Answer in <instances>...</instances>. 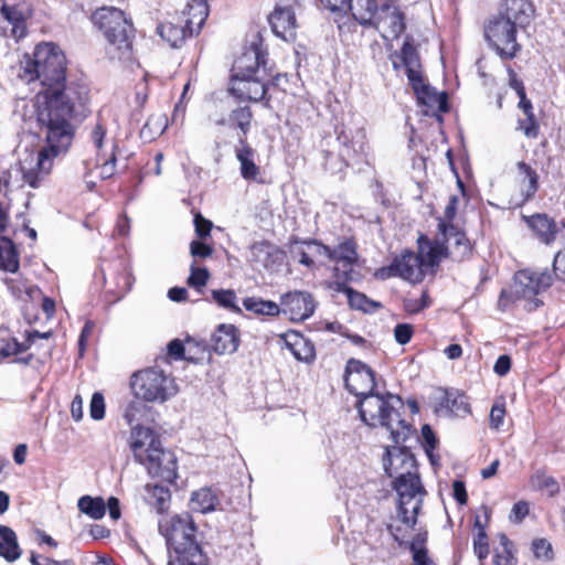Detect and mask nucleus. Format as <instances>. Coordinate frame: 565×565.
<instances>
[{
    "label": "nucleus",
    "instance_id": "nucleus-1",
    "mask_svg": "<svg viewBox=\"0 0 565 565\" xmlns=\"http://www.w3.org/2000/svg\"><path fill=\"white\" fill-rule=\"evenodd\" d=\"M67 65L65 52L50 41L38 43L22 56L20 77L28 83L39 81L44 87L34 97L35 120L74 124L89 111V86L81 78L67 79Z\"/></svg>",
    "mask_w": 565,
    "mask_h": 565
},
{
    "label": "nucleus",
    "instance_id": "nucleus-2",
    "mask_svg": "<svg viewBox=\"0 0 565 565\" xmlns=\"http://www.w3.org/2000/svg\"><path fill=\"white\" fill-rule=\"evenodd\" d=\"M39 132L44 138V146L40 149L36 158H30L18 162V171L22 175L23 184L32 189L41 186L44 179L51 173L54 159L65 153L71 148L76 126L47 120H35Z\"/></svg>",
    "mask_w": 565,
    "mask_h": 565
},
{
    "label": "nucleus",
    "instance_id": "nucleus-3",
    "mask_svg": "<svg viewBox=\"0 0 565 565\" xmlns=\"http://www.w3.org/2000/svg\"><path fill=\"white\" fill-rule=\"evenodd\" d=\"M383 467L388 477H394V489L398 493V515L402 522L411 529L417 524V515L420 510V502L417 501L412 508V514L408 513L406 505L413 501L417 493L424 491L419 476L412 471L415 468V458L406 449L399 447L385 448L383 456Z\"/></svg>",
    "mask_w": 565,
    "mask_h": 565
},
{
    "label": "nucleus",
    "instance_id": "nucleus-4",
    "mask_svg": "<svg viewBox=\"0 0 565 565\" xmlns=\"http://www.w3.org/2000/svg\"><path fill=\"white\" fill-rule=\"evenodd\" d=\"M89 20L106 42L109 60L131 62L135 54L137 30L132 19L121 9L104 6L92 12Z\"/></svg>",
    "mask_w": 565,
    "mask_h": 565
},
{
    "label": "nucleus",
    "instance_id": "nucleus-5",
    "mask_svg": "<svg viewBox=\"0 0 565 565\" xmlns=\"http://www.w3.org/2000/svg\"><path fill=\"white\" fill-rule=\"evenodd\" d=\"M129 447L135 460L142 465L152 478L173 483L178 478V460L162 447L160 436L149 427L137 424L131 428Z\"/></svg>",
    "mask_w": 565,
    "mask_h": 565
},
{
    "label": "nucleus",
    "instance_id": "nucleus-6",
    "mask_svg": "<svg viewBox=\"0 0 565 565\" xmlns=\"http://www.w3.org/2000/svg\"><path fill=\"white\" fill-rule=\"evenodd\" d=\"M403 406L399 396L391 393H369L356 399L361 420L370 427H385L395 445L404 444L413 431L412 425L402 418L398 408Z\"/></svg>",
    "mask_w": 565,
    "mask_h": 565
},
{
    "label": "nucleus",
    "instance_id": "nucleus-7",
    "mask_svg": "<svg viewBox=\"0 0 565 565\" xmlns=\"http://www.w3.org/2000/svg\"><path fill=\"white\" fill-rule=\"evenodd\" d=\"M130 385L135 396L141 399L131 402L126 407L125 418L130 425L141 420L142 413L150 412L145 402L162 404L178 393L174 377L157 367H147L134 373Z\"/></svg>",
    "mask_w": 565,
    "mask_h": 565
},
{
    "label": "nucleus",
    "instance_id": "nucleus-8",
    "mask_svg": "<svg viewBox=\"0 0 565 565\" xmlns=\"http://www.w3.org/2000/svg\"><path fill=\"white\" fill-rule=\"evenodd\" d=\"M335 140L338 141V160L333 152L324 151L326 169L335 172H344L349 167L366 161L367 138L363 127H352L344 122L334 126Z\"/></svg>",
    "mask_w": 565,
    "mask_h": 565
},
{
    "label": "nucleus",
    "instance_id": "nucleus-9",
    "mask_svg": "<svg viewBox=\"0 0 565 565\" xmlns=\"http://www.w3.org/2000/svg\"><path fill=\"white\" fill-rule=\"evenodd\" d=\"M417 245L420 250L428 247L426 253L428 263L439 265L443 259H451L461 263L469 259L473 254V244L468 238L466 231L459 226H455L447 233L436 234L430 238L424 233H419Z\"/></svg>",
    "mask_w": 565,
    "mask_h": 565
},
{
    "label": "nucleus",
    "instance_id": "nucleus-10",
    "mask_svg": "<svg viewBox=\"0 0 565 565\" xmlns=\"http://www.w3.org/2000/svg\"><path fill=\"white\" fill-rule=\"evenodd\" d=\"M159 532L164 537L167 546L175 555L182 557L201 556L199 529L188 511L166 516L159 521Z\"/></svg>",
    "mask_w": 565,
    "mask_h": 565
},
{
    "label": "nucleus",
    "instance_id": "nucleus-11",
    "mask_svg": "<svg viewBox=\"0 0 565 565\" xmlns=\"http://www.w3.org/2000/svg\"><path fill=\"white\" fill-rule=\"evenodd\" d=\"M552 284L553 276L547 271L519 270L515 273L510 287L501 290L498 299V309L507 311L515 302L526 300L530 303L529 310H535L543 303L536 297L548 289Z\"/></svg>",
    "mask_w": 565,
    "mask_h": 565
},
{
    "label": "nucleus",
    "instance_id": "nucleus-12",
    "mask_svg": "<svg viewBox=\"0 0 565 565\" xmlns=\"http://www.w3.org/2000/svg\"><path fill=\"white\" fill-rule=\"evenodd\" d=\"M281 74L230 77L227 93L239 103H260L273 109L269 89L278 85Z\"/></svg>",
    "mask_w": 565,
    "mask_h": 565
},
{
    "label": "nucleus",
    "instance_id": "nucleus-13",
    "mask_svg": "<svg viewBox=\"0 0 565 565\" xmlns=\"http://www.w3.org/2000/svg\"><path fill=\"white\" fill-rule=\"evenodd\" d=\"M519 29L498 14L491 15L483 25V35L489 46L503 61L516 57L522 45L516 40Z\"/></svg>",
    "mask_w": 565,
    "mask_h": 565
},
{
    "label": "nucleus",
    "instance_id": "nucleus-14",
    "mask_svg": "<svg viewBox=\"0 0 565 565\" xmlns=\"http://www.w3.org/2000/svg\"><path fill=\"white\" fill-rule=\"evenodd\" d=\"M32 15L31 0H1L0 36L21 41L29 33L28 21Z\"/></svg>",
    "mask_w": 565,
    "mask_h": 565
},
{
    "label": "nucleus",
    "instance_id": "nucleus-15",
    "mask_svg": "<svg viewBox=\"0 0 565 565\" xmlns=\"http://www.w3.org/2000/svg\"><path fill=\"white\" fill-rule=\"evenodd\" d=\"M268 51L260 35L245 47L244 52L234 61L230 77H244L253 75H270L267 68Z\"/></svg>",
    "mask_w": 565,
    "mask_h": 565
},
{
    "label": "nucleus",
    "instance_id": "nucleus-16",
    "mask_svg": "<svg viewBox=\"0 0 565 565\" xmlns=\"http://www.w3.org/2000/svg\"><path fill=\"white\" fill-rule=\"evenodd\" d=\"M290 246L302 244L307 247L313 246L317 255H324L329 262L342 264L350 269L358 263V243L353 236L344 237L337 247L326 245L317 238L300 239L297 236L290 237Z\"/></svg>",
    "mask_w": 565,
    "mask_h": 565
},
{
    "label": "nucleus",
    "instance_id": "nucleus-17",
    "mask_svg": "<svg viewBox=\"0 0 565 565\" xmlns=\"http://www.w3.org/2000/svg\"><path fill=\"white\" fill-rule=\"evenodd\" d=\"M370 26L374 28L384 41H394L406 30V14L398 6L383 2Z\"/></svg>",
    "mask_w": 565,
    "mask_h": 565
},
{
    "label": "nucleus",
    "instance_id": "nucleus-18",
    "mask_svg": "<svg viewBox=\"0 0 565 565\" xmlns=\"http://www.w3.org/2000/svg\"><path fill=\"white\" fill-rule=\"evenodd\" d=\"M344 384L359 398L375 390V372L364 362L350 359L345 365Z\"/></svg>",
    "mask_w": 565,
    "mask_h": 565
},
{
    "label": "nucleus",
    "instance_id": "nucleus-19",
    "mask_svg": "<svg viewBox=\"0 0 565 565\" xmlns=\"http://www.w3.org/2000/svg\"><path fill=\"white\" fill-rule=\"evenodd\" d=\"M253 120L254 113L250 106H238L231 110L227 118L221 116L214 120V125L217 128V137L224 138L225 128L227 127L231 131L236 134L238 143H246ZM223 141L226 143L225 139H223Z\"/></svg>",
    "mask_w": 565,
    "mask_h": 565
},
{
    "label": "nucleus",
    "instance_id": "nucleus-20",
    "mask_svg": "<svg viewBox=\"0 0 565 565\" xmlns=\"http://www.w3.org/2000/svg\"><path fill=\"white\" fill-rule=\"evenodd\" d=\"M417 250L418 253L404 249L393 258L395 264L398 265V277L412 284L422 282L426 276V268L436 266L428 263L426 255L428 247L423 248V250L417 247Z\"/></svg>",
    "mask_w": 565,
    "mask_h": 565
},
{
    "label": "nucleus",
    "instance_id": "nucleus-21",
    "mask_svg": "<svg viewBox=\"0 0 565 565\" xmlns=\"http://www.w3.org/2000/svg\"><path fill=\"white\" fill-rule=\"evenodd\" d=\"M10 224V204L0 201V270L15 274L20 268V252L15 243L3 235Z\"/></svg>",
    "mask_w": 565,
    "mask_h": 565
},
{
    "label": "nucleus",
    "instance_id": "nucleus-22",
    "mask_svg": "<svg viewBox=\"0 0 565 565\" xmlns=\"http://www.w3.org/2000/svg\"><path fill=\"white\" fill-rule=\"evenodd\" d=\"M280 313L288 316L292 322H302L310 318L316 310L313 296L308 291H289L280 298Z\"/></svg>",
    "mask_w": 565,
    "mask_h": 565
},
{
    "label": "nucleus",
    "instance_id": "nucleus-23",
    "mask_svg": "<svg viewBox=\"0 0 565 565\" xmlns=\"http://www.w3.org/2000/svg\"><path fill=\"white\" fill-rule=\"evenodd\" d=\"M522 221L531 231L532 236L546 246H551L556 242L563 225L558 226L554 217L546 213H534L532 215H522Z\"/></svg>",
    "mask_w": 565,
    "mask_h": 565
},
{
    "label": "nucleus",
    "instance_id": "nucleus-24",
    "mask_svg": "<svg viewBox=\"0 0 565 565\" xmlns=\"http://www.w3.org/2000/svg\"><path fill=\"white\" fill-rule=\"evenodd\" d=\"M497 14L516 29L525 30L535 15V7L529 0H501Z\"/></svg>",
    "mask_w": 565,
    "mask_h": 565
},
{
    "label": "nucleus",
    "instance_id": "nucleus-25",
    "mask_svg": "<svg viewBox=\"0 0 565 565\" xmlns=\"http://www.w3.org/2000/svg\"><path fill=\"white\" fill-rule=\"evenodd\" d=\"M182 19L183 17L175 13L157 26V33L172 47H181L186 39L196 36L193 31L189 30L188 24Z\"/></svg>",
    "mask_w": 565,
    "mask_h": 565
},
{
    "label": "nucleus",
    "instance_id": "nucleus-26",
    "mask_svg": "<svg viewBox=\"0 0 565 565\" xmlns=\"http://www.w3.org/2000/svg\"><path fill=\"white\" fill-rule=\"evenodd\" d=\"M396 56L401 62L393 61V68L398 71L402 66L405 67L408 82H418V77L423 76L420 57L412 36L405 38Z\"/></svg>",
    "mask_w": 565,
    "mask_h": 565
},
{
    "label": "nucleus",
    "instance_id": "nucleus-27",
    "mask_svg": "<svg viewBox=\"0 0 565 565\" xmlns=\"http://www.w3.org/2000/svg\"><path fill=\"white\" fill-rule=\"evenodd\" d=\"M273 32L282 40H295L297 20L291 6H276L268 17Z\"/></svg>",
    "mask_w": 565,
    "mask_h": 565
},
{
    "label": "nucleus",
    "instance_id": "nucleus-28",
    "mask_svg": "<svg viewBox=\"0 0 565 565\" xmlns=\"http://www.w3.org/2000/svg\"><path fill=\"white\" fill-rule=\"evenodd\" d=\"M411 87L416 94L417 100L420 105L429 109H437L441 113H447L448 95L446 92L438 93L429 84L425 83L424 76L418 77V82H409Z\"/></svg>",
    "mask_w": 565,
    "mask_h": 565
},
{
    "label": "nucleus",
    "instance_id": "nucleus-29",
    "mask_svg": "<svg viewBox=\"0 0 565 565\" xmlns=\"http://www.w3.org/2000/svg\"><path fill=\"white\" fill-rule=\"evenodd\" d=\"M253 260L262 264L266 269H274L280 266L286 253L269 241L255 242L250 247Z\"/></svg>",
    "mask_w": 565,
    "mask_h": 565
},
{
    "label": "nucleus",
    "instance_id": "nucleus-30",
    "mask_svg": "<svg viewBox=\"0 0 565 565\" xmlns=\"http://www.w3.org/2000/svg\"><path fill=\"white\" fill-rule=\"evenodd\" d=\"M177 14L183 17L182 20L188 24L189 30L199 35L210 14L207 0H189L185 8Z\"/></svg>",
    "mask_w": 565,
    "mask_h": 565
},
{
    "label": "nucleus",
    "instance_id": "nucleus-31",
    "mask_svg": "<svg viewBox=\"0 0 565 565\" xmlns=\"http://www.w3.org/2000/svg\"><path fill=\"white\" fill-rule=\"evenodd\" d=\"M239 345L238 330L233 324H220L211 338L212 350L217 354H231Z\"/></svg>",
    "mask_w": 565,
    "mask_h": 565
},
{
    "label": "nucleus",
    "instance_id": "nucleus-32",
    "mask_svg": "<svg viewBox=\"0 0 565 565\" xmlns=\"http://www.w3.org/2000/svg\"><path fill=\"white\" fill-rule=\"evenodd\" d=\"M286 347L298 361L312 362L316 358L313 343L300 332L288 331L281 335Z\"/></svg>",
    "mask_w": 565,
    "mask_h": 565
},
{
    "label": "nucleus",
    "instance_id": "nucleus-33",
    "mask_svg": "<svg viewBox=\"0 0 565 565\" xmlns=\"http://www.w3.org/2000/svg\"><path fill=\"white\" fill-rule=\"evenodd\" d=\"M30 349V342L24 338L23 342H19L17 338H8L2 340L0 347V358L8 360L10 363H18L22 365H30L34 359L33 353L21 355Z\"/></svg>",
    "mask_w": 565,
    "mask_h": 565
},
{
    "label": "nucleus",
    "instance_id": "nucleus-34",
    "mask_svg": "<svg viewBox=\"0 0 565 565\" xmlns=\"http://www.w3.org/2000/svg\"><path fill=\"white\" fill-rule=\"evenodd\" d=\"M439 405L457 417H466L471 414L469 397L465 392L454 388H443Z\"/></svg>",
    "mask_w": 565,
    "mask_h": 565
},
{
    "label": "nucleus",
    "instance_id": "nucleus-35",
    "mask_svg": "<svg viewBox=\"0 0 565 565\" xmlns=\"http://www.w3.org/2000/svg\"><path fill=\"white\" fill-rule=\"evenodd\" d=\"M3 284L7 286L11 296L23 303L39 299L42 295L38 286L21 276L14 278L6 277Z\"/></svg>",
    "mask_w": 565,
    "mask_h": 565
},
{
    "label": "nucleus",
    "instance_id": "nucleus-36",
    "mask_svg": "<svg viewBox=\"0 0 565 565\" xmlns=\"http://www.w3.org/2000/svg\"><path fill=\"white\" fill-rule=\"evenodd\" d=\"M394 540L399 546L407 545L412 552V565H436L434 559L429 556L426 543L428 540L427 531H419L415 534L411 542L399 540L397 534H394Z\"/></svg>",
    "mask_w": 565,
    "mask_h": 565
},
{
    "label": "nucleus",
    "instance_id": "nucleus-37",
    "mask_svg": "<svg viewBox=\"0 0 565 565\" xmlns=\"http://www.w3.org/2000/svg\"><path fill=\"white\" fill-rule=\"evenodd\" d=\"M235 156L239 162L242 178L247 181H258L260 167L254 161L255 150L248 141L246 143H238L235 148Z\"/></svg>",
    "mask_w": 565,
    "mask_h": 565
},
{
    "label": "nucleus",
    "instance_id": "nucleus-38",
    "mask_svg": "<svg viewBox=\"0 0 565 565\" xmlns=\"http://www.w3.org/2000/svg\"><path fill=\"white\" fill-rule=\"evenodd\" d=\"M313 105L307 100H297L291 105L286 119V125L291 129L301 130L312 125Z\"/></svg>",
    "mask_w": 565,
    "mask_h": 565
},
{
    "label": "nucleus",
    "instance_id": "nucleus-39",
    "mask_svg": "<svg viewBox=\"0 0 565 565\" xmlns=\"http://www.w3.org/2000/svg\"><path fill=\"white\" fill-rule=\"evenodd\" d=\"M380 7L377 0H349L347 9L359 20L360 25L370 28Z\"/></svg>",
    "mask_w": 565,
    "mask_h": 565
},
{
    "label": "nucleus",
    "instance_id": "nucleus-40",
    "mask_svg": "<svg viewBox=\"0 0 565 565\" xmlns=\"http://www.w3.org/2000/svg\"><path fill=\"white\" fill-rule=\"evenodd\" d=\"M192 508L201 513H209L220 504V498L212 487H204L194 491L191 495Z\"/></svg>",
    "mask_w": 565,
    "mask_h": 565
},
{
    "label": "nucleus",
    "instance_id": "nucleus-41",
    "mask_svg": "<svg viewBox=\"0 0 565 565\" xmlns=\"http://www.w3.org/2000/svg\"><path fill=\"white\" fill-rule=\"evenodd\" d=\"M0 556L8 562H13L21 556V550L18 544L15 532L7 526L0 524Z\"/></svg>",
    "mask_w": 565,
    "mask_h": 565
},
{
    "label": "nucleus",
    "instance_id": "nucleus-42",
    "mask_svg": "<svg viewBox=\"0 0 565 565\" xmlns=\"http://www.w3.org/2000/svg\"><path fill=\"white\" fill-rule=\"evenodd\" d=\"M337 291L347 295L349 306L352 309L370 312L373 308L380 307V303L369 299L364 294L354 290L345 282H337Z\"/></svg>",
    "mask_w": 565,
    "mask_h": 565
},
{
    "label": "nucleus",
    "instance_id": "nucleus-43",
    "mask_svg": "<svg viewBox=\"0 0 565 565\" xmlns=\"http://www.w3.org/2000/svg\"><path fill=\"white\" fill-rule=\"evenodd\" d=\"M147 502L156 509L158 513L167 512L170 507L171 492L169 488L160 484H146Z\"/></svg>",
    "mask_w": 565,
    "mask_h": 565
},
{
    "label": "nucleus",
    "instance_id": "nucleus-44",
    "mask_svg": "<svg viewBox=\"0 0 565 565\" xmlns=\"http://www.w3.org/2000/svg\"><path fill=\"white\" fill-rule=\"evenodd\" d=\"M499 545L493 551L494 565H515V547L514 543L508 537L507 534L500 533L498 535Z\"/></svg>",
    "mask_w": 565,
    "mask_h": 565
},
{
    "label": "nucleus",
    "instance_id": "nucleus-45",
    "mask_svg": "<svg viewBox=\"0 0 565 565\" xmlns=\"http://www.w3.org/2000/svg\"><path fill=\"white\" fill-rule=\"evenodd\" d=\"M103 278L104 286L116 294L127 292L131 287V276L121 265L120 268L109 271V275L103 273Z\"/></svg>",
    "mask_w": 565,
    "mask_h": 565
},
{
    "label": "nucleus",
    "instance_id": "nucleus-46",
    "mask_svg": "<svg viewBox=\"0 0 565 565\" xmlns=\"http://www.w3.org/2000/svg\"><path fill=\"white\" fill-rule=\"evenodd\" d=\"M333 21L337 23L341 41L351 40L352 35L358 31L359 20L353 17L349 9L333 13Z\"/></svg>",
    "mask_w": 565,
    "mask_h": 565
},
{
    "label": "nucleus",
    "instance_id": "nucleus-47",
    "mask_svg": "<svg viewBox=\"0 0 565 565\" xmlns=\"http://www.w3.org/2000/svg\"><path fill=\"white\" fill-rule=\"evenodd\" d=\"M243 306L247 311L258 316L278 317L280 315V306L271 300L247 297L243 300Z\"/></svg>",
    "mask_w": 565,
    "mask_h": 565
},
{
    "label": "nucleus",
    "instance_id": "nucleus-48",
    "mask_svg": "<svg viewBox=\"0 0 565 565\" xmlns=\"http://www.w3.org/2000/svg\"><path fill=\"white\" fill-rule=\"evenodd\" d=\"M77 508L93 520H100L106 513V503L102 497L83 495L78 499Z\"/></svg>",
    "mask_w": 565,
    "mask_h": 565
},
{
    "label": "nucleus",
    "instance_id": "nucleus-49",
    "mask_svg": "<svg viewBox=\"0 0 565 565\" xmlns=\"http://www.w3.org/2000/svg\"><path fill=\"white\" fill-rule=\"evenodd\" d=\"M516 169L521 177V181L524 182L527 180V184L525 186V200H529L533 198L539 190V174L536 170L525 161H519L516 163Z\"/></svg>",
    "mask_w": 565,
    "mask_h": 565
},
{
    "label": "nucleus",
    "instance_id": "nucleus-50",
    "mask_svg": "<svg viewBox=\"0 0 565 565\" xmlns=\"http://www.w3.org/2000/svg\"><path fill=\"white\" fill-rule=\"evenodd\" d=\"M211 297L218 307L235 313L242 312L236 302V292L233 289H214L211 291Z\"/></svg>",
    "mask_w": 565,
    "mask_h": 565
},
{
    "label": "nucleus",
    "instance_id": "nucleus-51",
    "mask_svg": "<svg viewBox=\"0 0 565 565\" xmlns=\"http://www.w3.org/2000/svg\"><path fill=\"white\" fill-rule=\"evenodd\" d=\"M458 198L456 195H451L445 210L444 215L439 216L438 225H437V234H445L447 231L451 230L456 225L454 224L457 209H458Z\"/></svg>",
    "mask_w": 565,
    "mask_h": 565
},
{
    "label": "nucleus",
    "instance_id": "nucleus-52",
    "mask_svg": "<svg viewBox=\"0 0 565 565\" xmlns=\"http://www.w3.org/2000/svg\"><path fill=\"white\" fill-rule=\"evenodd\" d=\"M516 130L527 139H536L541 134V124L535 114L523 115L516 120Z\"/></svg>",
    "mask_w": 565,
    "mask_h": 565
},
{
    "label": "nucleus",
    "instance_id": "nucleus-53",
    "mask_svg": "<svg viewBox=\"0 0 565 565\" xmlns=\"http://www.w3.org/2000/svg\"><path fill=\"white\" fill-rule=\"evenodd\" d=\"M168 127L167 117L163 115H151L145 122L141 135L148 137L150 140L161 136Z\"/></svg>",
    "mask_w": 565,
    "mask_h": 565
},
{
    "label": "nucleus",
    "instance_id": "nucleus-54",
    "mask_svg": "<svg viewBox=\"0 0 565 565\" xmlns=\"http://www.w3.org/2000/svg\"><path fill=\"white\" fill-rule=\"evenodd\" d=\"M211 277V274L206 267L198 266V262L193 260L190 265V276L186 279L189 287L201 291L206 286Z\"/></svg>",
    "mask_w": 565,
    "mask_h": 565
},
{
    "label": "nucleus",
    "instance_id": "nucleus-55",
    "mask_svg": "<svg viewBox=\"0 0 565 565\" xmlns=\"http://www.w3.org/2000/svg\"><path fill=\"white\" fill-rule=\"evenodd\" d=\"M532 484L541 491H546L551 497L559 492V484L556 479L545 471L537 470L531 478Z\"/></svg>",
    "mask_w": 565,
    "mask_h": 565
},
{
    "label": "nucleus",
    "instance_id": "nucleus-56",
    "mask_svg": "<svg viewBox=\"0 0 565 565\" xmlns=\"http://www.w3.org/2000/svg\"><path fill=\"white\" fill-rule=\"evenodd\" d=\"M473 552L476 556L483 561L489 556L490 546L487 531L482 530V525L477 521V530L473 535Z\"/></svg>",
    "mask_w": 565,
    "mask_h": 565
},
{
    "label": "nucleus",
    "instance_id": "nucleus-57",
    "mask_svg": "<svg viewBox=\"0 0 565 565\" xmlns=\"http://www.w3.org/2000/svg\"><path fill=\"white\" fill-rule=\"evenodd\" d=\"M507 415L505 401L503 397H499L494 401L490 415H489V426L494 430H499L503 425L504 417Z\"/></svg>",
    "mask_w": 565,
    "mask_h": 565
},
{
    "label": "nucleus",
    "instance_id": "nucleus-58",
    "mask_svg": "<svg viewBox=\"0 0 565 565\" xmlns=\"http://www.w3.org/2000/svg\"><path fill=\"white\" fill-rule=\"evenodd\" d=\"M532 551L537 559L552 561L554 557L552 544L546 539L533 540Z\"/></svg>",
    "mask_w": 565,
    "mask_h": 565
},
{
    "label": "nucleus",
    "instance_id": "nucleus-59",
    "mask_svg": "<svg viewBox=\"0 0 565 565\" xmlns=\"http://www.w3.org/2000/svg\"><path fill=\"white\" fill-rule=\"evenodd\" d=\"M105 398L100 392H95L89 404V415L94 420H100L105 417Z\"/></svg>",
    "mask_w": 565,
    "mask_h": 565
},
{
    "label": "nucleus",
    "instance_id": "nucleus-60",
    "mask_svg": "<svg viewBox=\"0 0 565 565\" xmlns=\"http://www.w3.org/2000/svg\"><path fill=\"white\" fill-rule=\"evenodd\" d=\"M420 431L424 440L425 452L433 460V452L438 445L436 434L428 424L423 425Z\"/></svg>",
    "mask_w": 565,
    "mask_h": 565
},
{
    "label": "nucleus",
    "instance_id": "nucleus-61",
    "mask_svg": "<svg viewBox=\"0 0 565 565\" xmlns=\"http://www.w3.org/2000/svg\"><path fill=\"white\" fill-rule=\"evenodd\" d=\"M214 249L211 245L202 241H192L190 244V254L198 262V259H205L213 255Z\"/></svg>",
    "mask_w": 565,
    "mask_h": 565
},
{
    "label": "nucleus",
    "instance_id": "nucleus-62",
    "mask_svg": "<svg viewBox=\"0 0 565 565\" xmlns=\"http://www.w3.org/2000/svg\"><path fill=\"white\" fill-rule=\"evenodd\" d=\"M414 332L415 329L413 324L397 323L394 328L395 341L401 345H405L412 340Z\"/></svg>",
    "mask_w": 565,
    "mask_h": 565
},
{
    "label": "nucleus",
    "instance_id": "nucleus-63",
    "mask_svg": "<svg viewBox=\"0 0 565 565\" xmlns=\"http://www.w3.org/2000/svg\"><path fill=\"white\" fill-rule=\"evenodd\" d=\"M194 227L195 234L200 239H205L211 235V231L213 228V223L205 218L200 212L194 214Z\"/></svg>",
    "mask_w": 565,
    "mask_h": 565
},
{
    "label": "nucleus",
    "instance_id": "nucleus-64",
    "mask_svg": "<svg viewBox=\"0 0 565 565\" xmlns=\"http://www.w3.org/2000/svg\"><path fill=\"white\" fill-rule=\"evenodd\" d=\"M30 563L32 565H75V562L71 558L58 561L53 557L38 554L35 552H31Z\"/></svg>",
    "mask_w": 565,
    "mask_h": 565
}]
</instances>
